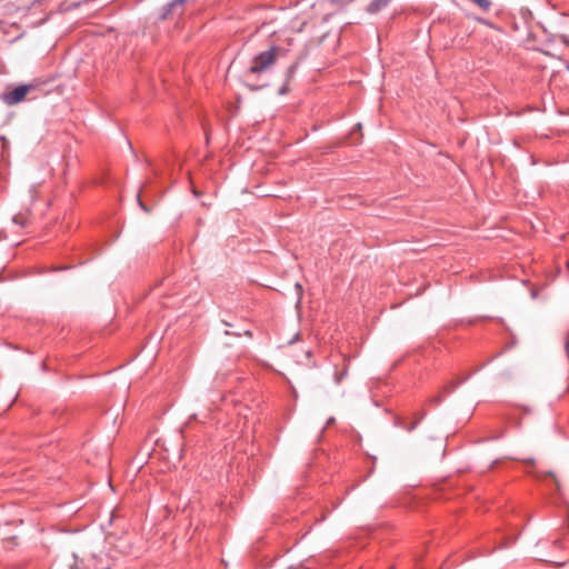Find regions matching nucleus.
I'll list each match as a JSON object with an SVG mask.
<instances>
[{"mask_svg":"<svg viewBox=\"0 0 569 569\" xmlns=\"http://www.w3.org/2000/svg\"><path fill=\"white\" fill-rule=\"evenodd\" d=\"M281 49L278 46H271L269 49L257 53L250 61L246 71L247 76H259L268 71L280 57Z\"/></svg>","mask_w":569,"mask_h":569,"instance_id":"f257e3e1","label":"nucleus"},{"mask_svg":"<svg viewBox=\"0 0 569 569\" xmlns=\"http://www.w3.org/2000/svg\"><path fill=\"white\" fill-rule=\"evenodd\" d=\"M31 89L32 86L30 84L18 86L13 90L4 92L2 96V101L8 106L17 104L27 97Z\"/></svg>","mask_w":569,"mask_h":569,"instance_id":"f03ea898","label":"nucleus"},{"mask_svg":"<svg viewBox=\"0 0 569 569\" xmlns=\"http://www.w3.org/2000/svg\"><path fill=\"white\" fill-rule=\"evenodd\" d=\"M426 413L423 411L416 412L413 415V418H412L411 422H409L406 417L396 416L393 422H395V425L397 427H399V428H401V429H403V430H406L408 432H411V431H413L417 428V426L423 419Z\"/></svg>","mask_w":569,"mask_h":569,"instance_id":"7ed1b4c3","label":"nucleus"},{"mask_svg":"<svg viewBox=\"0 0 569 569\" xmlns=\"http://www.w3.org/2000/svg\"><path fill=\"white\" fill-rule=\"evenodd\" d=\"M186 0H172L170 3H168L164 8H163V12L161 14V18L162 19H167L169 16L172 14V12L176 10V9H182L183 4H184Z\"/></svg>","mask_w":569,"mask_h":569,"instance_id":"20e7f679","label":"nucleus"},{"mask_svg":"<svg viewBox=\"0 0 569 569\" xmlns=\"http://www.w3.org/2000/svg\"><path fill=\"white\" fill-rule=\"evenodd\" d=\"M390 2L391 0H372L367 7V12L371 14L377 13L386 8Z\"/></svg>","mask_w":569,"mask_h":569,"instance_id":"39448f33","label":"nucleus"},{"mask_svg":"<svg viewBox=\"0 0 569 569\" xmlns=\"http://www.w3.org/2000/svg\"><path fill=\"white\" fill-rule=\"evenodd\" d=\"M12 221L22 228L27 227L29 224V214L19 212L16 216H13Z\"/></svg>","mask_w":569,"mask_h":569,"instance_id":"423d86ee","label":"nucleus"},{"mask_svg":"<svg viewBox=\"0 0 569 569\" xmlns=\"http://www.w3.org/2000/svg\"><path fill=\"white\" fill-rule=\"evenodd\" d=\"M475 4H477L482 11L487 12L491 8V1L490 0H470Z\"/></svg>","mask_w":569,"mask_h":569,"instance_id":"0eeeda50","label":"nucleus"},{"mask_svg":"<svg viewBox=\"0 0 569 569\" xmlns=\"http://www.w3.org/2000/svg\"><path fill=\"white\" fill-rule=\"evenodd\" d=\"M346 373H347V370H343V371H341V372H336V373H335V380H336V382H337V383H340V382H341V380L343 379V377L346 376Z\"/></svg>","mask_w":569,"mask_h":569,"instance_id":"6e6552de","label":"nucleus"},{"mask_svg":"<svg viewBox=\"0 0 569 569\" xmlns=\"http://www.w3.org/2000/svg\"><path fill=\"white\" fill-rule=\"evenodd\" d=\"M289 91V88H288V84H283L280 89H279V94H286L287 92Z\"/></svg>","mask_w":569,"mask_h":569,"instance_id":"1a4fd4ad","label":"nucleus"},{"mask_svg":"<svg viewBox=\"0 0 569 569\" xmlns=\"http://www.w3.org/2000/svg\"><path fill=\"white\" fill-rule=\"evenodd\" d=\"M295 69H296V66H291L289 69H288V77H292V74L295 73Z\"/></svg>","mask_w":569,"mask_h":569,"instance_id":"9d476101","label":"nucleus"},{"mask_svg":"<svg viewBox=\"0 0 569 569\" xmlns=\"http://www.w3.org/2000/svg\"><path fill=\"white\" fill-rule=\"evenodd\" d=\"M476 20H477L478 22H480V23H483V24H486V23H487V21H486L485 19H482V18H476Z\"/></svg>","mask_w":569,"mask_h":569,"instance_id":"9b49d317","label":"nucleus"},{"mask_svg":"<svg viewBox=\"0 0 569 569\" xmlns=\"http://www.w3.org/2000/svg\"><path fill=\"white\" fill-rule=\"evenodd\" d=\"M139 204H140V207H141L143 210L148 211V209L144 207V204H143L140 200H139Z\"/></svg>","mask_w":569,"mask_h":569,"instance_id":"f8f14e48","label":"nucleus"},{"mask_svg":"<svg viewBox=\"0 0 569 569\" xmlns=\"http://www.w3.org/2000/svg\"><path fill=\"white\" fill-rule=\"evenodd\" d=\"M261 87H250L251 90H258L260 89Z\"/></svg>","mask_w":569,"mask_h":569,"instance_id":"ddd939ff","label":"nucleus"}]
</instances>
